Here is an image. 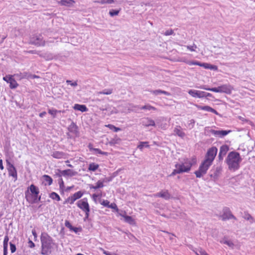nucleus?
<instances>
[{"instance_id":"obj_1","label":"nucleus","mask_w":255,"mask_h":255,"mask_svg":"<svg viewBox=\"0 0 255 255\" xmlns=\"http://www.w3.org/2000/svg\"><path fill=\"white\" fill-rule=\"evenodd\" d=\"M40 240L41 243V254L43 255L51 254L53 250V246L55 245L52 238L47 233L43 232L41 233Z\"/></svg>"},{"instance_id":"obj_2","label":"nucleus","mask_w":255,"mask_h":255,"mask_svg":"<svg viewBox=\"0 0 255 255\" xmlns=\"http://www.w3.org/2000/svg\"><path fill=\"white\" fill-rule=\"evenodd\" d=\"M242 161V158L240 153L236 151L230 152L226 159V162L228 165L230 170L236 171L240 167V163Z\"/></svg>"},{"instance_id":"obj_3","label":"nucleus","mask_w":255,"mask_h":255,"mask_svg":"<svg viewBox=\"0 0 255 255\" xmlns=\"http://www.w3.org/2000/svg\"><path fill=\"white\" fill-rule=\"evenodd\" d=\"M211 165V164L204 160L199 166L198 170L195 171L194 173L197 178H200L203 175H205L209 167Z\"/></svg>"},{"instance_id":"obj_4","label":"nucleus","mask_w":255,"mask_h":255,"mask_svg":"<svg viewBox=\"0 0 255 255\" xmlns=\"http://www.w3.org/2000/svg\"><path fill=\"white\" fill-rule=\"evenodd\" d=\"M29 43L36 46H44L45 41L43 39L41 35H33L30 37Z\"/></svg>"},{"instance_id":"obj_5","label":"nucleus","mask_w":255,"mask_h":255,"mask_svg":"<svg viewBox=\"0 0 255 255\" xmlns=\"http://www.w3.org/2000/svg\"><path fill=\"white\" fill-rule=\"evenodd\" d=\"M217 148L213 146L210 148L205 155V161L212 164L217 153Z\"/></svg>"},{"instance_id":"obj_6","label":"nucleus","mask_w":255,"mask_h":255,"mask_svg":"<svg viewBox=\"0 0 255 255\" xmlns=\"http://www.w3.org/2000/svg\"><path fill=\"white\" fill-rule=\"evenodd\" d=\"M210 91L217 93H225L230 94L232 92L231 86L227 85H223L217 88H212L209 89Z\"/></svg>"},{"instance_id":"obj_7","label":"nucleus","mask_w":255,"mask_h":255,"mask_svg":"<svg viewBox=\"0 0 255 255\" xmlns=\"http://www.w3.org/2000/svg\"><path fill=\"white\" fill-rule=\"evenodd\" d=\"M223 213L220 216L223 221L229 220L230 219H234L236 220V218L232 214L230 209L228 207H225L223 210Z\"/></svg>"},{"instance_id":"obj_8","label":"nucleus","mask_w":255,"mask_h":255,"mask_svg":"<svg viewBox=\"0 0 255 255\" xmlns=\"http://www.w3.org/2000/svg\"><path fill=\"white\" fill-rule=\"evenodd\" d=\"M25 195L26 201L30 204L36 203L38 201H40L41 196H38V195L36 196H32V195L30 194L29 192H28V190H26L25 192Z\"/></svg>"},{"instance_id":"obj_9","label":"nucleus","mask_w":255,"mask_h":255,"mask_svg":"<svg viewBox=\"0 0 255 255\" xmlns=\"http://www.w3.org/2000/svg\"><path fill=\"white\" fill-rule=\"evenodd\" d=\"M6 162L8 165L7 170L9 176H12L14 179V181H16L17 179V175L15 167L8 160H6Z\"/></svg>"},{"instance_id":"obj_10","label":"nucleus","mask_w":255,"mask_h":255,"mask_svg":"<svg viewBox=\"0 0 255 255\" xmlns=\"http://www.w3.org/2000/svg\"><path fill=\"white\" fill-rule=\"evenodd\" d=\"M77 206L84 212H90L89 205L86 198L78 201L77 203Z\"/></svg>"},{"instance_id":"obj_11","label":"nucleus","mask_w":255,"mask_h":255,"mask_svg":"<svg viewBox=\"0 0 255 255\" xmlns=\"http://www.w3.org/2000/svg\"><path fill=\"white\" fill-rule=\"evenodd\" d=\"M196 162V158H193L192 159V162L189 161L188 162H185L186 165L184 164H176L175 167L178 169H182V170H185L186 169H189V171L191 169V167L193 164H195Z\"/></svg>"},{"instance_id":"obj_12","label":"nucleus","mask_w":255,"mask_h":255,"mask_svg":"<svg viewBox=\"0 0 255 255\" xmlns=\"http://www.w3.org/2000/svg\"><path fill=\"white\" fill-rule=\"evenodd\" d=\"M155 197H160L166 200H169L171 198V194L167 190H162L160 192L154 194Z\"/></svg>"},{"instance_id":"obj_13","label":"nucleus","mask_w":255,"mask_h":255,"mask_svg":"<svg viewBox=\"0 0 255 255\" xmlns=\"http://www.w3.org/2000/svg\"><path fill=\"white\" fill-rule=\"evenodd\" d=\"M83 195L81 191H78L74 193L72 196L68 197L65 202H68L70 204H73L77 199L80 198Z\"/></svg>"},{"instance_id":"obj_14","label":"nucleus","mask_w":255,"mask_h":255,"mask_svg":"<svg viewBox=\"0 0 255 255\" xmlns=\"http://www.w3.org/2000/svg\"><path fill=\"white\" fill-rule=\"evenodd\" d=\"M231 132V130H216L214 129H211L210 130V132L212 134H214L215 136L217 137H223L226 135H227L229 132Z\"/></svg>"},{"instance_id":"obj_15","label":"nucleus","mask_w":255,"mask_h":255,"mask_svg":"<svg viewBox=\"0 0 255 255\" xmlns=\"http://www.w3.org/2000/svg\"><path fill=\"white\" fill-rule=\"evenodd\" d=\"M188 94L193 97L202 98L204 97L205 92L190 90L188 91Z\"/></svg>"},{"instance_id":"obj_16","label":"nucleus","mask_w":255,"mask_h":255,"mask_svg":"<svg viewBox=\"0 0 255 255\" xmlns=\"http://www.w3.org/2000/svg\"><path fill=\"white\" fill-rule=\"evenodd\" d=\"M59 171L61 174V175H59L60 176H61V175H63L64 176L72 177V176L76 175L78 173L77 172H76L75 171H73V170H71L70 169L64 170H59Z\"/></svg>"},{"instance_id":"obj_17","label":"nucleus","mask_w":255,"mask_h":255,"mask_svg":"<svg viewBox=\"0 0 255 255\" xmlns=\"http://www.w3.org/2000/svg\"><path fill=\"white\" fill-rule=\"evenodd\" d=\"M194 105L198 109L206 111L208 112H210L214 113L215 114H216L217 115H219V113L215 109H213L212 108L210 107L209 106H202L198 105L197 104H195Z\"/></svg>"},{"instance_id":"obj_18","label":"nucleus","mask_w":255,"mask_h":255,"mask_svg":"<svg viewBox=\"0 0 255 255\" xmlns=\"http://www.w3.org/2000/svg\"><path fill=\"white\" fill-rule=\"evenodd\" d=\"M27 190L30 191L31 194H30L32 196H38L39 193L38 188L34 184H31L29 186Z\"/></svg>"},{"instance_id":"obj_19","label":"nucleus","mask_w":255,"mask_h":255,"mask_svg":"<svg viewBox=\"0 0 255 255\" xmlns=\"http://www.w3.org/2000/svg\"><path fill=\"white\" fill-rule=\"evenodd\" d=\"M142 125L144 127L155 126V122L149 118H144L142 121Z\"/></svg>"},{"instance_id":"obj_20","label":"nucleus","mask_w":255,"mask_h":255,"mask_svg":"<svg viewBox=\"0 0 255 255\" xmlns=\"http://www.w3.org/2000/svg\"><path fill=\"white\" fill-rule=\"evenodd\" d=\"M75 3V1L73 0H61L58 1V3L61 5L70 6Z\"/></svg>"},{"instance_id":"obj_21","label":"nucleus","mask_w":255,"mask_h":255,"mask_svg":"<svg viewBox=\"0 0 255 255\" xmlns=\"http://www.w3.org/2000/svg\"><path fill=\"white\" fill-rule=\"evenodd\" d=\"M9 241V238L8 236H5L3 240V255H7V247H8V242Z\"/></svg>"},{"instance_id":"obj_22","label":"nucleus","mask_w":255,"mask_h":255,"mask_svg":"<svg viewBox=\"0 0 255 255\" xmlns=\"http://www.w3.org/2000/svg\"><path fill=\"white\" fill-rule=\"evenodd\" d=\"M104 181H105V180H104L103 181L99 180L96 183V186H94L93 185L90 184L89 185V187H90V189H94L95 190H96V189H97L98 188H102V187H104L103 183H104Z\"/></svg>"},{"instance_id":"obj_23","label":"nucleus","mask_w":255,"mask_h":255,"mask_svg":"<svg viewBox=\"0 0 255 255\" xmlns=\"http://www.w3.org/2000/svg\"><path fill=\"white\" fill-rule=\"evenodd\" d=\"M74 109L82 112H87L88 111L87 108L84 105L75 104L74 106Z\"/></svg>"},{"instance_id":"obj_24","label":"nucleus","mask_w":255,"mask_h":255,"mask_svg":"<svg viewBox=\"0 0 255 255\" xmlns=\"http://www.w3.org/2000/svg\"><path fill=\"white\" fill-rule=\"evenodd\" d=\"M222 170V167H217L216 169L213 171V173L210 174L211 177H213L214 179H216L218 177L221 171Z\"/></svg>"},{"instance_id":"obj_25","label":"nucleus","mask_w":255,"mask_h":255,"mask_svg":"<svg viewBox=\"0 0 255 255\" xmlns=\"http://www.w3.org/2000/svg\"><path fill=\"white\" fill-rule=\"evenodd\" d=\"M189 169H186L185 170H182V169H176L173 170L172 172L169 174L168 176L171 177L175 175L176 174H180L184 172H188Z\"/></svg>"},{"instance_id":"obj_26","label":"nucleus","mask_w":255,"mask_h":255,"mask_svg":"<svg viewBox=\"0 0 255 255\" xmlns=\"http://www.w3.org/2000/svg\"><path fill=\"white\" fill-rule=\"evenodd\" d=\"M65 155L63 152L56 151L53 152L51 155L54 158L60 159L63 158Z\"/></svg>"},{"instance_id":"obj_27","label":"nucleus","mask_w":255,"mask_h":255,"mask_svg":"<svg viewBox=\"0 0 255 255\" xmlns=\"http://www.w3.org/2000/svg\"><path fill=\"white\" fill-rule=\"evenodd\" d=\"M8 83H9L10 87L11 89H14L16 88L18 86V84L17 83L16 81L14 79H13L12 77L9 78V79L8 80Z\"/></svg>"},{"instance_id":"obj_28","label":"nucleus","mask_w":255,"mask_h":255,"mask_svg":"<svg viewBox=\"0 0 255 255\" xmlns=\"http://www.w3.org/2000/svg\"><path fill=\"white\" fill-rule=\"evenodd\" d=\"M229 150V148L227 145H223L220 147L219 153L225 155Z\"/></svg>"},{"instance_id":"obj_29","label":"nucleus","mask_w":255,"mask_h":255,"mask_svg":"<svg viewBox=\"0 0 255 255\" xmlns=\"http://www.w3.org/2000/svg\"><path fill=\"white\" fill-rule=\"evenodd\" d=\"M180 127H179V128H175L174 129V132L175 134L177 135L179 137H183L185 134V133L182 131L180 129Z\"/></svg>"},{"instance_id":"obj_30","label":"nucleus","mask_w":255,"mask_h":255,"mask_svg":"<svg viewBox=\"0 0 255 255\" xmlns=\"http://www.w3.org/2000/svg\"><path fill=\"white\" fill-rule=\"evenodd\" d=\"M121 216L124 217L125 220L126 222L129 223L130 225L134 224V221L131 216L128 215H123L122 214H121Z\"/></svg>"},{"instance_id":"obj_31","label":"nucleus","mask_w":255,"mask_h":255,"mask_svg":"<svg viewBox=\"0 0 255 255\" xmlns=\"http://www.w3.org/2000/svg\"><path fill=\"white\" fill-rule=\"evenodd\" d=\"M151 92L155 95H157L160 94H163L166 96L170 95V94L169 93H168V92H166L165 91H163L161 90H156L152 91Z\"/></svg>"},{"instance_id":"obj_32","label":"nucleus","mask_w":255,"mask_h":255,"mask_svg":"<svg viewBox=\"0 0 255 255\" xmlns=\"http://www.w3.org/2000/svg\"><path fill=\"white\" fill-rule=\"evenodd\" d=\"M204 66L205 69H209L214 70H217L218 67L216 65H211L208 63H204Z\"/></svg>"},{"instance_id":"obj_33","label":"nucleus","mask_w":255,"mask_h":255,"mask_svg":"<svg viewBox=\"0 0 255 255\" xmlns=\"http://www.w3.org/2000/svg\"><path fill=\"white\" fill-rule=\"evenodd\" d=\"M186 64H187L189 65H198L201 67H203L204 66V63H200V62H199L198 61H188L187 62H186Z\"/></svg>"},{"instance_id":"obj_34","label":"nucleus","mask_w":255,"mask_h":255,"mask_svg":"<svg viewBox=\"0 0 255 255\" xmlns=\"http://www.w3.org/2000/svg\"><path fill=\"white\" fill-rule=\"evenodd\" d=\"M99 167V165L95 163H92L89 164L88 169L90 171H95Z\"/></svg>"},{"instance_id":"obj_35","label":"nucleus","mask_w":255,"mask_h":255,"mask_svg":"<svg viewBox=\"0 0 255 255\" xmlns=\"http://www.w3.org/2000/svg\"><path fill=\"white\" fill-rule=\"evenodd\" d=\"M113 93V89H105L104 90L100 92H98L97 93V95H100V94H105V95H110Z\"/></svg>"},{"instance_id":"obj_36","label":"nucleus","mask_w":255,"mask_h":255,"mask_svg":"<svg viewBox=\"0 0 255 255\" xmlns=\"http://www.w3.org/2000/svg\"><path fill=\"white\" fill-rule=\"evenodd\" d=\"M49 197L52 198L53 200H56L57 201H59L61 200V198L58 194H57L55 192H52L50 195Z\"/></svg>"},{"instance_id":"obj_37","label":"nucleus","mask_w":255,"mask_h":255,"mask_svg":"<svg viewBox=\"0 0 255 255\" xmlns=\"http://www.w3.org/2000/svg\"><path fill=\"white\" fill-rule=\"evenodd\" d=\"M77 129V127L76 125L73 122H72L71 123V124L69 126V127L68 128V130L70 132H75V131H76Z\"/></svg>"},{"instance_id":"obj_38","label":"nucleus","mask_w":255,"mask_h":255,"mask_svg":"<svg viewBox=\"0 0 255 255\" xmlns=\"http://www.w3.org/2000/svg\"><path fill=\"white\" fill-rule=\"evenodd\" d=\"M144 146H145L147 147H149V145H148V142L147 141H145V142L141 141L139 142V145L137 146V148H139L140 150H142V149H143Z\"/></svg>"},{"instance_id":"obj_39","label":"nucleus","mask_w":255,"mask_h":255,"mask_svg":"<svg viewBox=\"0 0 255 255\" xmlns=\"http://www.w3.org/2000/svg\"><path fill=\"white\" fill-rule=\"evenodd\" d=\"M48 112L53 117V118H55L57 113H60V111L54 109H49Z\"/></svg>"},{"instance_id":"obj_40","label":"nucleus","mask_w":255,"mask_h":255,"mask_svg":"<svg viewBox=\"0 0 255 255\" xmlns=\"http://www.w3.org/2000/svg\"><path fill=\"white\" fill-rule=\"evenodd\" d=\"M43 177L45 181L48 182V184L49 185H50L52 183L53 179L50 176L47 175H44Z\"/></svg>"},{"instance_id":"obj_41","label":"nucleus","mask_w":255,"mask_h":255,"mask_svg":"<svg viewBox=\"0 0 255 255\" xmlns=\"http://www.w3.org/2000/svg\"><path fill=\"white\" fill-rule=\"evenodd\" d=\"M39 56L45 58L46 60H51L53 58L52 55L50 54H39Z\"/></svg>"},{"instance_id":"obj_42","label":"nucleus","mask_w":255,"mask_h":255,"mask_svg":"<svg viewBox=\"0 0 255 255\" xmlns=\"http://www.w3.org/2000/svg\"><path fill=\"white\" fill-rule=\"evenodd\" d=\"M140 109L141 110H156V109L154 107H152L149 105H144L143 106H142L140 108Z\"/></svg>"},{"instance_id":"obj_43","label":"nucleus","mask_w":255,"mask_h":255,"mask_svg":"<svg viewBox=\"0 0 255 255\" xmlns=\"http://www.w3.org/2000/svg\"><path fill=\"white\" fill-rule=\"evenodd\" d=\"M195 254L196 255H209L205 251L201 249H197Z\"/></svg>"},{"instance_id":"obj_44","label":"nucleus","mask_w":255,"mask_h":255,"mask_svg":"<svg viewBox=\"0 0 255 255\" xmlns=\"http://www.w3.org/2000/svg\"><path fill=\"white\" fill-rule=\"evenodd\" d=\"M93 151H94L97 153H99L102 155H107L108 154V153L107 152L102 151L101 150H100L99 148H94Z\"/></svg>"},{"instance_id":"obj_45","label":"nucleus","mask_w":255,"mask_h":255,"mask_svg":"<svg viewBox=\"0 0 255 255\" xmlns=\"http://www.w3.org/2000/svg\"><path fill=\"white\" fill-rule=\"evenodd\" d=\"M107 127H108L109 128H110V129H112V130H114V131H115V132H117V131H119V130H121V128H117V127H116L115 126H114V125H110H110H108L107 126Z\"/></svg>"},{"instance_id":"obj_46","label":"nucleus","mask_w":255,"mask_h":255,"mask_svg":"<svg viewBox=\"0 0 255 255\" xmlns=\"http://www.w3.org/2000/svg\"><path fill=\"white\" fill-rule=\"evenodd\" d=\"M119 12H120V10L112 9L110 11L109 14L111 16H114L115 15H117L119 13Z\"/></svg>"},{"instance_id":"obj_47","label":"nucleus","mask_w":255,"mask_h":255,"mask_svg":"<svg viewBox=\"0 0 255 255\" xmlns=\"http://www.w3.org/2000/svg\"><path fill=\"white\" fill-rule=\"evenodd\" d=\"M223 243L224 244L227 245L228 246L232 248H233L234 246V243L231 241L230 240H225L223 242Z\"/></svg>"},{"instance_id":"obj_48","label":"nucleus","mask_w":255,"mask_h":255,"mask_svg":"<svg viewBox=\"0 0 255 255\" xmlns=\"http://www.w3.org/2000/svg\"><path fill=\"white\" fill-rule=\"evenodd\" d=\"M9 245H10V249L11 253H14L16 251V250L15 245L14 244H12L11 242L9 243Z\"/></svg>"},{"instance_id":"obj_49","label":"nucleus","mask_w":255,"mask_h":255,"mask_svg":"<svg viewBox=\"0 0 255 255\" xmlns=\"http://www.w3.org/2000/svg\"><path fill=\"white\" fill-rule=\"evenodd\" d=\"M186 47L188 50L192 52L195 51V49L197 48V46L195 44H193L192 46L187 45L186 46Z\"/></svg>"},{"instance_id":"obj_50","label":"nucleus","mask_w":255,"mask_h":255,"mask_svg":"<svg viewBox=\"0 0 255 255\" xmlns=\"http://www.w3.org/2000/svg\"><path fill=\"white\" fill-rule=\"evenodd\" d=\"M82 230V228L81 227H74L72 228L71 231H72L74 232L75 233H77L79 232H81Z\"/></svg>"},{"instance_id":"obj_51","label":"nucleus","mask_w":255,"mask_h":255,"mask_svg":"<svg viewBox=\"0 0 255 255\" xmlns=\"http://www.w3.org/2000/svg\"><path fill=\"white\" fill-rule=\"evenodd\" d=\"M65 226L69 228L70 230H71L72 228H73V226L71 224V223L69 222V221L66 220L65 222Z\"/></svg>"},{"instance_id":"obj_52","label":"nucleus","mask_w":255,"mask_h":255,"mask_svg":"<svg viewBox=\"0 0 255 255\" xmlns=\"http://www.w3.org/2000/svg\"><path fill=\"white\" fill-rule=\"evenodd\" d=\"M66 83L68 84H70L72 86H73V87L76 86L78 85L77 81L72 82V81L69 80H66Z\"/></svg>"},{"instance_id":"obj_53","label":"nucleus","mask_w":255,"mask_h":255,"mask_svg":"<svg viewBox=\"0 0 255 255\" xmlns=\"http://www.w3.org/2000/svg\"><path fill=\"white\" fill-rule=\"evenodd\" d=\"M244 218L247 220H253V217L249 213H245Z\"/></svg>"},{"instance_id":"obj_54","label":"nucleus","mask_w":255,"mask_h":255,"mask_svg":"<svg viewBox=\"0 0 255 255\" xmlns=\"http://www.w3.org/2000/svg\"><path fill=\"white\" fill-rule=\"evenodd\" d=\"M174 33V31L172 29H169L166 30L165 33L164 35L166 36L170 35Z\"/></svg>"},{"instance_id":"obj_55","label":"nucleus","mask_w":255,"mask_h":255,"mask_svg":"<svg viewBox=\"0 0 255 255\" xmlns=\"http://www.w3.org/2000/svg\"><path fill=\"white\" fill-rule=\"evenodd\" d=\"M109 203L110 202L108 200H104L102 203L101 204L105 207H109Z\"/></svg>"},{"instance_id":"obj_56","label":"nucleus","mask_w":255,"mask_h":255,"mask_svg":"<svg viewBox=\"0 0 255 255\" xmlns=\"http://www.w3.org/2000/svg\"><path fill=\"white\" fill-rule=\"evenodd\" d=\"M59 186L61 189H62L64 187V182L62 178L59 179Z\"/></svg>"},{"instance_id":"obj_57","label":"nucleus","mask_w":255,"mask_h":255,"mask_svg":"<svg viewBox=\"0 0 255 255\" xmlns=\"http://www.w3.org/2000/svg\"><path fill=\"white\" fill-rule=\"evenodd\" d=\"M28 244H29L28 246L30 248H34L35 247V244L31 240H29L28 241Z\"/></svg>"},{"instance_id":"obj_58","label":"nucleus","mask_w":255,"mask_h":255,"mask_svg":"<svg viewBox=\"0 0 255 255\" xmlns=\"http://www.w3.org/2000/svg\"><path fill=\"white\" fill-rule=\"evenodd\" d=\"M109 207L111 208H112V209H116L117 210H118V208H117V206L115 203L111 204L110 205H109Z\"/></svg>"},{"instance_id":"obj_59","label":"nucleus","mask_w":255,"mask_h":255,"mask_svg":"<svg viewBox=\"0 0 255 255\" xmlns=\"http://www.w3.org/2000/svg\"><path fill=\"white\" fill-rule=\"evenodd\" d=\"M28 78H32V79H34V78H39V77L38 76H37L36 75H31V74H29L28 76H27Z\"/></svg>"},{"instance_id":"obj_60","label":"nucleus","mask_w":255,"mask_h":255,"mask_svg":"<svg viewBox=\"0 0 255 255\" xmlns=\"http://www.w3.org/2000/svg\"><path fill=\"white\" fill-rule=\"evenodd\" d=\"M12 76L10 75H7L3 78V80L7 83L8 82V80L9 79V78H11Z\"/></svg>"},{"instance_id":"obj_61","label":"nucleus","mask_w":255,"mask_h":255,"mask_svg":"<svg viewBox=\"0 0 255 255\" xmlns=\"http://www.w3.org/2000/svg\"><path fill=\"white\" fill-rule=\"evenodd\" d=\"M27 52L29 53H31V54H37L39 55L38 51H37L36 50H30V51H28Z\"/></svg>"},{"instance_id":"obj_62","label":"nucleus","mask_w":255,"mask_h":255,"mask_svg":"<svg viewBox=\"0 0 255 255\" xmlns=\"http://www.w3.org/2000/svg\"><path fill=\"white\" fill-rule=\"evenodd\" d=\"M194 124H195V121H194V120L192 119V120H191L189 121V125H192V128H193V127Z\"/></svg>"},{"instance_id":"obj_63","label":"nucleus","mask_w":255,"mask_h":255,"mask_svg":"<svg viewBox=\"0 0 255 255\" xmlns=\"http://www.w3.org/2000/svg\"><path fill=\"white\" fill-rule=\"evenodd\" d=\"M212 97V95L209 93H206L205 92L204 97Z\"/></svg>"},{"instance_id":"obj_64","label":"nucleus","mask_w":255,"mask_h":255,"mask_svg":"<svg viewBox=\"0 0 255 255\" xmlns=\"http://www.w3.org/2000/svg\"><path fill=\"white\" fill-rule=\"evenodd\" d=\"M103 254L105 255H113L111 253L103 250Z\"/></svg>"}]
</instances>
